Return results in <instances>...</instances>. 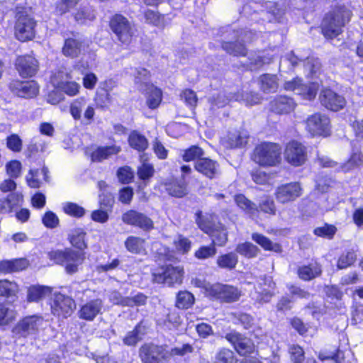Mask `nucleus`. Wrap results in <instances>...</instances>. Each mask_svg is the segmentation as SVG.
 Returning <instances> with one entry per match:
<instances>
[{
  "mask_svg": "<svg viewBox=\"0 0 363 363\" xmlns=\"http://www.w3.org/2000/svg\"><path fill=\"white\" fill-rule=\"evenodd\" d=\"M319 100L322 106L333 111H338L346 105L345 99L330 89H323Z\"/></svg>",
  "mask_w": 363,
  "mask_h": 363,
  "instance_id": "13",
  "label": "nucleus"
},
{
  "mask_svg": "<svg viewBox=\"0 0 363 363\" xmlns=\"http://www.w3.org/2000/svg\"><path fill=\"white\" fill-rule=\"evenodd\" d=\"M15 318L13 311L0 304V325H6Z\"/></svg>",
  "mask_w": 363,
  "mask_h": 363,
  "instance_id": "60",
  "label": "nucleus"
},
{
  "mask_svg": "<svg viewBox=\"0 0 363 363\" xmlns=\"http://www.w3.org/2000/svg\"><path fill=\"white\" fill-rule=\"evenodd\" d=\"M51 293L50 287L33 285L27 291V301L28 302H38Z\"/></svg>",
  "mask_w": 363,
  "mask_h": 363,
  "instance_id": "32",
  "label": "nucleus"
},
{
  "mask_svg": "<svg viewBox=\"0 0 363 363\" xmlns=\"http://www.w3.org/2000/svg\"><path fill=\"white\" fill-rule=\"evenodd\" d=\"M126 250L133 254H140L144 250L145 240L137 236H129L125 241Z\"/></svg>",
  "mask_w": 363,
  "mask_h": 363,
  "instance_id": "36",
  "label": "nucleus"
},
{
  "mask_svg": "<svg viewBox=\"0 0 363 363\" xmlns=\"http://www.w3.org/2000/svg\"><path fill=\"white\" fill-rule=\"evenodd\" d=\"M86 106L84 98L76 99L70 106V113L75 120H79L82 117V111Z\"/></svg>",
  "mask_w": 363,
  "mask_h": 363,
  "instance_id": "50",
  "label": "nucleus"
},
{
  "mask_svg": "<svg viewBox=\"0 0 363 363\" xmlns=\"http://www.w3.org/2000/svg\"><path fill=\"white\" fill-rule=\"evenodd\" d=\"M236 42H223L222 43V48L226 51L228 54L235 56H245L247 54V50L244 44L238 42L242 41L243 43L251 42L255 34L250 30H240V31H233Z\"/></svg>",
  "mask_w": 363,
  "mask_h": 363,
  "instance_id": "7",
  "label": "nucleus"
},
{
  "mask_svg": "<svg viewBox=\"0 0 363 363\" xmlns=\"http://www.w3.org/2000/svg\"><path fill=\"white\" fill-rule=\"evenodd\" d=\"M7 174L12 178H18L21 174V164L17 160H13L6 164Z\"/></svg>",
  "mask_w": 363,
  "mask_h": 363,
  "instance_id": "61",
  "label": "nucleus"
},
{
  "mask_svg": "<svg viewBox=\"0 0 363 363\" xmlns=\"http://www.w3.org/2000/svg\"><path fill=\"white\" fill-rule=\"evenodd\" d=\"M194 302V297L189 291H179L177 296L176 306L179 308L186 309L191 306Z\"/></svg>",
  "mask_w": 363,
  "mask_h": 363,
  "instance_id": "42",
  "label": "nucleus"
},
{
  "mask_svg": "<svg viewBox=\"0 0 363 363\" xmlns=\"http://www.w3.org/2000/svg\"><path fill=\"white\" fill-rule=\"evenodd\" d=\"M212 238V244L223 246L228 241V233L221 223L213 224L206 233Z\"/></svg>",
  "mask_w": 363,
  "mask_h": 363,
  "instance_id": "27",
  "label": "nucleus"
},
{
  "mask_svg": "<svg viewBox=\"0 0 363 363\" xmlns=\"http://www.w3.org/2000/svg\"><path fill=\"white\" fill-rule=\"evenodd\" d=\"M284 157L291 165L301 166L307 160L306 147L302 143L292 140L285 147Z\"/></svg>",
  "mask_w": 363,
  "mask_h": 363,
  "instance_id": "9",
  "label": "nucleus"
},
{
  "mask_svg": "<svg viewBox=\"0 0 363 363\" xmlns=\"http://www.w3.org/2000/svg\"><path fill=\"white\" fill-rule=\"evenodd\" d=\"M352 16V11L345 6H335L323 19L322 33L327 38L337 37L342 33V28L350 22Z\"/></svg>",
  "mask_w": 363,
  "mask_h": 363,
  "instance_id": "1",
  "label": "nucleus"
},
{
  "mask_svg": "<svg viewBox=\"0 0 363 363\" xmlns=\"http://www.w3.org/2000/svg\"><path fill=\"white\" fill-rule=\"evenodd\" d=\"M194 167L199 172L209 179L215 178L219 173V164L216 161L206 157L197 160Z\"/></svg>",
  "mask_w": 363,
  "mask_h": 363,
  "instance_id": "24",
  "label": "nucleus"
},
{
  "mask_svg": "<svg viewBox=\"0 0 363 363\" xmlns=\"http://www.w3.org/2000/svg\"><path fill=\"white\" fill-rule=\"evenodd\" d=\"M103 308L104 302L101 298L92 299L82 304L77 314L82 320L93 321L98 315L101 314Z\"/></svg>",
  "mask_w": 363,
  "mask_h": 363,
  "instance_id": "18",
  "label": "nucleus"
},
{
  "mask_svg": "<svg viewBox=\"0 0 363 363\" xmlns=\"http://www.w3.org/2000/svg\"><path fill=\"white\" fill-rule=\"evenodd\" d=\"M252 239L265 250H270L276 252H280L281 251V247L280 245L273 243L268 238L262 234L255 233L252 235Z\"/></svg>",
  "mask_w": 363,
  "mask_h": 363,
  "instance_id": "35",
  "label": "nucleus"
},
{
  "mask_svg": "<svg viewBox=\"0 0 363 363\" xmlns=\"http://www.w3.org/2000/svg\"><path fill=\"white\" fill-rule=\"evenodd\" d=\"M296 106L293 99L286 96H277L269 103L271 111L277 114H286L291 112Z\"/></svg>",
  "mask_w": 363,
  "mask_h": 363,
  "instance_id": "21",
  "label": "nucleus"
},
{
  "mask_svg": "<svg viewBox=\"0 0 363 363\" xmlns=\"http://www.w3.org/2000/svg\"><path fill=\"white\" fill-rule=\"evenodd\" d=\"M57 88L70 96L78 94L80 86L75 82L66 80L65 82H57Z\"/></svg>",
  "mask_w": 363,
  "mask_h": 363,
  "instance_id": "43",
  "label": "nucleus"
},
{
  "mask_svg": "<svg viewBox=\"0 0 363 363\" xmlns=\"http://www.w3.org/2000/svg\"><path fill=\"white\" fill-rule=\"evenodd\" d=\"M235 250L238 253L247 258L256 257L259 252V250L257 246L249 242L239 244Z\"/></svg>",
  "mask_w": 363,
  "mask_h": 363,
  "instance_id": "41",
  "label": "nucleus"
},
{
  "mask_svg": "<svg viewBox=\"0 0 363 363\" xmlns=\"http://www.w3.org/2000/svg\"><path fill=\"white\" fill-rule=\"evenodd\" d=\"M75 307L74 299L64 294H58L55 295L52 305V311L54 315L67 318L72 314Z\"/></svg>",
  "mask_w": 363,
  "mask_h": 363,
  "instance_id": "17",
  "label": "nucleus"
},
{
  "mask_svg": "<svg viewBox=\"0 0 363 363\" xmlns=\"http://www.w3.org/2000/svg\"><path fill=\"white\" fill-rule=\"evenodd\" d=\"M233 352L228 349H222L216 355V363H235Z\"/></svg>",
  "mask_w": 363,
  "mask_h": 363,
  "instance_id": "55",
  "label": "nucleus"
},
{
  "mask_svg": "<svg viewBox=\"0 0 363 363\" xmlns=\"http://www.w3.org/2000/svg\"><path fill=\"white\" fill-rule=\"evenodd\" d=\"M35 21L28 14L20 13L15 25L16 37L21 41L31 40L35 36Z\"/></svg>",
  "mask_w": 363,
  "mask_h": 363,
  "instance_id": "8",
  "label": "nucleus"
},
{
  "mask_svg": "<svg viewBox=\"0 0 363 363\" xmlns=\"http://www.w3.org/2000/svg\"><path fill=\"white\" fill-rule=\"evenodd\" d=\"M117 176L121 182L128 184L133 178V172L129 167L125 166L118 169Z\"/></svg>",
  "mask_w": 363,
  "mask_h": 363,
  "instance_id": "59",
  "label": "nucleus"
},
{
  "mask_svg": "<svg viewBox=\"0 0 363 363\" xmlns=\"http://www.w3.org/2000/svg\"><path fill=\"white\" fill-rule=\"evenodd\" d=\"M322 273V269L320 264L315 263L314 264L301 266L298 269V275L300 279L304 281H310L320 276Z\"/></svg>",
  "mask_w": 363,
  "mask_h": 363,
  "instance_id": "33",
  "label": "nucleus"
},
{
  "mask_svg": "<svg viewBox=\"0 0 363 363\" xmlns=\"http://www.w3.org/2000/svg\"><path fill=\"white\" fill-rule=\"evenodd\" d=\"M143 363H163L169 359L168 347L166 345L145 343L139 350Z\"/></svg>",
  "mask_w": 363,
  "mask_h": 363,
  "instance_id": "6",
  "label": "nucleus"
},
{
  "mask_svg": "<svg viewBox=\"0 0 363 363\" xmlns=\"http://www.w3.org/2000/svg\"><path fill=\"white\" fill-rule=\"evenodd\" d=\"M318 86L315 84H311L309 85L302 84L300 92L298 94L303 96L306 99L311 100L314 99L317 94Z\"/></svg>",
  "mask_w": 363,
  "mask_h": 363,
  "instance_id": "54",
  "label": "nucleus"
},
{
  "mask_svg": "<svg viewBox=\"0 0 363 363\" xmlns=\"http://www.w3.org/2000/svg\"><path fill=\"white\" fill-rule=\"evenodd\" d=\"M191 284L196 287L201 288L203 290L205 295L211 298L212 294L211 290L214 287V284H210L206 280L199 278H194L191 280Z\"/></svg>",
  "mask_w": 363,
  "mask_h": 363,
  "instance_id": "56",
  "label": "nucleus"
},
{
  "mask_svg": "<svg viewBox=\"0 0 363 363\" xmlns=\"http://www.w3.org/2000/svg\"><path fill=\"white\" fill-rule=\"evenodd\" d=\"M217 250L212 243L209 246H201L194 253V256L199 259H206L213 257Z\"/></svg>",
  "mask_w": 363,
  "mask_h": 363,
  "instance_id": "46",
  "label": "nucleus"
},
{
  "mask_svg": "<svg viewBox=\"0 0 363 363\" xmlns=\"http://www.w3.org/2000/svg\"><path fill=\"white\" fill-rule=\"evenodd\" d=\"M225 338L234 346L238 353L242 356L250 354L255 350V345L252 340L242 336L239 333L230 332L226 334Z\"/></svg>",
  "mask_w": 363,
  "mask_h": 363,
  "instance_id": "16",
  "label": "nucleus"
},
{
  "mask_svg": "<svg viewBox=\"0 0 363 363\" xmlns=\"http://www.w3.org/2000/svg\"><path fill=\"white\" fill-rule=\"evenodd\" d=\"M363 164V155L361 152L353 153L348 161L341 166L342 171L348 172Z\"/></svg>",
  "mask_w": 363,
  "mask_h": 363,
  "instance_id": "45",
  "label": "nucleus"
},
{
  "mask_svg": "<svg viewBox=\"0 0 363 363\" xmlns=\"http://www.w3.org/2000/svg\"><path fill=\"white\" fill-rule=\"evenodd\" d=\"M157 325L164 330L177 329L181 324V318L177 313L169 312L164 318H159Z\"/></svg>",
  "mask_w": 363,
  "mask_h": 363,
  "instance_id": "31",
  "label": "nucleus"
},
{
  "mask_svg": "<svg viewBox=\"0 0 363 363\" xmlns=\"http://www.w3.org/2000/svg\"><path fill=\"white\" fill-rule=\"evenodd\" d=\"M85 235L86 233L82 230H75L69 238L71 244L81 250L86 248V244L84 242Z\"/></svg>",
  "mask_w": 363,
  "mask_h": 363,
  "instance_id": "48",
  "label": "nucleus"
},
{
  "mask_svg": "<svg viewBox=\"0 0 363 363\" xmlns=\"http://www.w3.org/2000/svg\"><path fill=\"white\" fill-rule=\"evenodd\" d=\"M28 266L26 259H14L11 260H2L0 262V272L9 274L25 269Z\"/></svg>",
  "mask_w": 363,
  "mask_h": 363,
  "instance_id": "28",
  "label": "nucleus"
},
{
  "mask_svg": "<svg viewBox=\"0 0 363 363\" xmlns=\"http://www.w3.org/2000/svg\"><path fill=\"white\" fill-rule=\"evenodd\" d=\"M140 329V327L137 325L132 331L128 333L123 340V343L128 346H135L141 340Z\"/></svg>",
  "mask_w": 363,
  "mask_h": 363,
  "instance_id": "53",
  "label": "nucleus"
},
{
  "mask_svg": "<svg viewBox=\"0 0 363 363\" xmlns=\"http://www.w3.org/2000/svg\"><path fill=\"white\" fill-rule=\"evenodd\" d=\"M259 85L264 93H274L279 88V79L275 74H264L259 77Z\"/></svg>",
  "mask_w": 363,
  "mask_h": 363,
  "instance_id": "29",
  "label": "nucleus"
},
{
  "mask_svg": "<svg viewBox=\"0 0 363 363\" xmlns=\"http://www.w3.org/2000/svg\"><path fill=\"white\" fill-rule=\"evenodd\" d=\"M128 143L131 147L138 151H143L148 147L147 138L136 131H133L130 134Z\"/></svg>",
  "mask_w": 363,
  "mask_h": 363,
  "instance_id": "37",
  "label": "nucleus"
},
{
  "mask_svg": "<svg viewBox=\"0 0 363 363\" xmlns=\"http://www.w3.org/2000/svg\"><path fill=\"white\" fill-rule=\"evenodd\" d=\"M110 28L121 44L128 45L131 43L135 28L127 18L121 14H115L110 20Z\"/></svg>",
  "mask_w": 363,
  "mask_h": 363,
  "instance_id": "4",
  "label": "nucleus"
},
{
  "mask_svg": "<svg viewBox=\"0 0 363 363\" xmlns=\"http://www.w3.org/2000/svg\"><path fill=\"white\" fill-rule=\"evenodd\" d=\"M235 201L240 208L251 216H254L258 212L257 206L242 194L235 195Z\"/></svg>",
  "mask_w": 363,
  "mask_h": 363,
  "instance_id": "39",
  "label": "nucleus"
},
{
  "mask_svg": "<svg viewBox=\"0 0 363 363\" xmlns=\"http://www.w3.org/2000/svg\"><path fill=\"white\" fill-rule=\"evenodd\" d=\"M248 140L247 132L245 130L230 131L228 135L222 139L223 145L228 148H235L244 146Z\"/></svg>",
  "mask_w": 363,
  "mask_h": 363,
  "instance_id": "23",
  "label": "nucleus"
},
{
  "mask_svg": "<svg viewBox=\"0 0 363 363\" xmlns=\"http://www.w3.org/2000/svg\"><path fill=\"white\" fill-rule=\"evenodd\" d=\"M16 69L22 77H30L38 70V62L31 55L18 56L15 62Z\"/></svg>",
  "mask_w": 363,
  "mask_h": 363,
  "instance_id": "19",
  "label": "nucleus"
},
{
  "mask_svg": "<svg viewBox=\"0 0 363 363\" xmlns=\"http://www.w3.org/2000/svg\"><path fill=\"white\" fill-rule=\"evenodd\" d=\"M154 168L149 164H143L138 169V174L143 180L149 179L154 174Z\"/></svg>",
  "mask_w": 363,
  "mask_h": 363,
  "instance_id": "64",
  "label": "nucleus"
},
{
  "mask_svg": "<svg viewBox=\"0 0 363 363\" xmlns=\"http://www.w3.org/2000/svg\"><path fill=\"white\" fill-rule=\"evenodd\" d=\"M83 50L84 45L82 40L75 38H69L65 39L62 51L65 56L75 58L82 53Z\"/></svg>",
  "mask_w": 363,
  "mask_h": 363,
  "instance_id": "26",
  "label": "nucleus"
},
{
  "mask_svg": "<svg viewBox=\"0 0 363 363\" xmlns=\"http://www.w3.org/2000/svg\"><path fill=\"white\" fill-rule=\"evenodd\" d=\"M280 154L279 145L272 143H263L255 147L252 160L261 166H275L281 160Z\"/></svg>",
  "mask_w": 363,
  "mask_h": 363,
  "instance_id": "3",
  "label": "nucleus"
},
{
  "mask_svg": "<svg viewBox=\"0 0 363 363\" xmlns=\"http://www.w3.org/2000/svg\"><path fill=\"white\" fill-rule=\"evenodd\" d=\"M122 220L130 225H133L142 229L144 231H150L154 228L152 220L145 214L130 210L123 213Z\"/></svg>",
  "mask_w": 363,
  "mask_h": 363,
  "instance_id": "12",
  "label": "nucleus"
},
{
  "mask_svg": "<svg viewBox=\"0 0 363 363\" xmlns=\"http://www.w3.org/2000/svg\"><path fill=\"white\" fill-rule=\"evenodd\" d=\"M238 262V257L234 252H229L217 257L216 263L221 269L232 270L235 268Z\"/></svg>",
  "mask_w": 363,
  "mask_h": 363,
  "instance_id": "34",
  "label": "nucleus"
},
{
  "mask_svg": "<svg viewBox=\"0 0 363 363\" xmlns=\"http://www.w3.org/2000/svg\"><path fill=\"white\" fill-rule=\"evenodd\" d=\"M139 90L147 95L146 104L151 109L159 106L162 101V91L152 84H141Z\"/></svg>",
  "mask_w": 363,
  "mask_h": 363,
  "instance_id": "22",
  "label": "nucleus"
},
{
  "mask_svg": "<svg viewBox=\"0 0 363 363\" xmlns=\"http://www.w3.org/2000/svg\"><path fill=\"white\" fill-rule=\"evenodd\" d=\"M9 89L14 94L23 98L34 97L38 92V86L34 81L13 80L9 84Z\"/></svg>",
  "mask_w": 363,
  "mask_h": 363,
  "instance_id": "20",
  "label": "nucleus"
},
{
  "mask_svg": "<svg viewBox=\"0 0 363 363\" xmlns=\"http://www.w3.org/2000/svg\"><path fill=\"white\" fill-rule=\"evenodd\" d=\"M184 277V268L182 266L167 264L152 272V280L155 283L164 284L169 286L180 285Z\"/></svg>",
  "mask_w": 363,
  "mask_h": 363,
  "instance_id": "5",
  "label": "nucleus"
},
{
  "mask_svg": "<svg viewBox=\"0 0 363 363\" xmlns=\"http://www.w3.org/2000/svg\"><path fill=\"white\" fill-rule=\"evenodd\" d=\"M108 211V210L101 208L100 209L92 211L91 218L95 222L105 223L108 221L109 218Z\"/></svg>",
  "mask_w": 363,
  "mask_h": 363,
  "instance_id": "63",
  "label": "nucleus"
},
{
  "mask_svg": "<svg viewBox=\"0 0 363 363\" xmlns=\"http://www.w3.org/2000/svg\"><path fill=\"white\" fill-rule=\"evenodd\" d=\"M306 128L313 135H329L330 130V121L329 118L320 113L311 115L306 120Z\"/></svg>",
  "mask_w": 363,
  "mask_h": 363,
  "instance_id": "10",
  "label": "nucleus"
},
{
  "mask_svg": "<svg viewBox=\"0 0 363 363\" xmlns=\"http://www.w3.org/2000/svg\"><path fill=\"white\" fill-rule=\"evenodd\" d=\"M121 151V147L116 145L97 147L90 154L91 160L94 162H101L118 154Z\"/></svg>",
  "mask_w": 363,
  "mask_h": 363,
  "instance_id": "25",
  "label": "nucleus"
},
{
  "mask_svg": "<svg viewBox=\"0 0 363 363\" xmlns=\"http://www.w3.org/2000/svg\"><path fill=\"white\" fill-rule=\"evenodd\" d=\"M43 318L38 315L26 316L20 320L13 331L16 335L27 337L35 334L43 323Z\"/></svg>",
  "mask_w": 363,
  "mask_h": 363,
  "instance_id": "15",
  "label": "nucleus"
},
{
  "mask_svg": "<svg viewBox=\"0 0 363 363\" xmlns=\"http://www.w3.org/2000/svg\"><path fill=\"white\" fill-rule=\"evenodd\" d=\"M19 291L18 284L7 279L0 281V296L7 298L14 297Z\"/></svg>",
  "mask_w": 363,
  "mask_h": 363,
  "instance_id": "38",
  "label": "nucleus"
},
{
  "mask_svg": "<svg viewBox=\"0 0 363 363\" xmlns=\"http://www.w3.org/2000/svg\"><path fill=\"white\" fill-rule=\"evenodd\" d=\"M48 257L56 264L64 266L65 272L69 274L77 272L79 267L85 259L84 252H77L70 248L51 251L48 253Z\"/></svg>",
  "mask_w": 363,
  "mask_h": 363,
  "instance_id": "2",
  "label": "nucleus"
},
{
  "mask_svg": "<svg viewBox=\"0 0 363 363\" xmlns=\"http://www.w3.org/2000/svg\"><path fill=\"white\" fill-rule=\"evenodd\" d=\"M63 210L65 213L79 218L83 216L85 213V210L82 206L71 202L65 203L63 206Z\"/></svg>",
  "mask_w": 363,
  "mask_h": 363,
  "instance_id": "51",
  "label": "nucleus"
},
{
  "mask_svg": "<svg viewBox=\"0 0 363 363\" xmlns=\"http://www.w3.org/2000/svg\"><path fill=\"white\" fill-rule=\"evenodd\" d=\"M6 145L9 149L13 152H20L22 149V140L16 134H12L6 140Z\"/></svg>",
  "mask_w": 363,
  "mask_h": 363,
  "instance_id": "58",
  "label": "nucleus"
},
{
  "mask_svg": "<svg viewBox=\"0 0 363 363\" xmlns=\"http://www.w3.org/2000/svg\"><path fill=\"white\" fill-rule=\"evenodd\" d=\"M267 11L265 12L267 18L269 22L279 21L283 15V11L277 8L275 2H269L267 5Z\"/></svg>",
  "mask_w": 363,
  "mask_h": 363,
  "instance_id": "44",
  "label": "nucleus"
},
{
  "mask_svg": "<svg viewBox=\"0 0 363 363\" xmlns=\"http://www.w3.org/2000/svg\"><path fill=\"white\" fill-rule=\"evenodd\" d=\"M23 201V195L20 193H12L5 199H0V214L12 212L13 209Z\"/></svg>",
  "mask_w": 363,
  "mask_h": 363,
  "instance_id": "30",
  "label": "nucleus"
},
{
  "mask_svg": "<svg viewBox=\"0 0 363 363\" xmlns=\"http://www.w3.org/2000/svg\"><path fill=\"white\" fill-rule=\"evenodd\" d=\"M203 150L198 146H191L188 150H185L183 155V160L189 162L194 160L202 159L201 157L203 155Z\"/></svg>",
  "mask_w": 363,
  "mask_h": 363,
  "instance_id": "49",
  "label": "nucleus"
},
{
  "mask_svg": "<svg viewBox=\"0 0 363 363\" xmlns=\"http://www.w3.org/2000/svg\"><path fill=\"white\" fill-rule=\"evenodd\" d=\"M211 299L219 300L221 302L232 303L238 301L241 296L240 291L235 287L219 283L214 284L211 290Z\"/></svg>",
  "mask_w": 363,
  "mask_h": 363,
  "instance_id": "11",
  "label": "nucleus"
},
{
  "mask_svg": "<svg viewBox=\"0 0 363 363\" xmlns=\"http://www.w3.org/2000/svg\"><path fill=\"white\" fill-rule=\"evenodd\" d=\"M181 98L184 102L191 106L194 107L197 104V96L196 93L191 89H185L181 94Z\"/></svg>",
  "mask_w": 363,
  "mask_h": 363,
  "instance_id": "62",
  "label": "nucleus"
},
{
  "mask_svg": "<svg viewBox=\"0 0 363 363\" xmlns=\"http://www.w3.org/2000/svg\"><path fill=\"white\" fill-rule=\"evenodd\" d=\"M164 186L165 190L172 196L181 198L187 194L186 185L184 182L175 181L165 184Z\"/></svg>",
  "mask_w": 363,
  "mask_h": 363,
  "instance_id": "40",
  "label": "nucleus"
},
{
  "mask_svg": "<svg viewBox=\"0 0 363 363\" xmlns=\"http://www.w3.org/2000/svg\"><path fill=\"white\" fill-rule=\"evenodd\" d=\"M302 189L298 182H290L281 185L275 191V198L281 203L295 201L301 195Z\"/></svg>",
  "mask_w": 363,
  "mask_h": 363,
  "instance_id": "14",
  "label": "nucleus"
},
{
  "mask_svg": "<svg viewBox=\"0 0 363 363\" xmlns=\"http://www.w3.org/2000/svg\"><path fill=\"white\" fill-rule=\"evenodd\" d=\"M79 0H60L56 6V11L62 15L74 8Z\"/></svg>",
  "mask_w": 363,
  "mask_h": 363,
  "instance_id": "57",
  "label": "nucleus"
},
{
  "mask_svg": "<svg viewBox=\"0 0 363 363\" xmlns=\"http://www.w3.org/2000/svg\"><path fill=\"white\" fill-rule=\"evenodd\" d=\"M356 258V255L354 252H347L341 255L337 260V269H344L352 266L354 263Z\"/></svg>",
  "mask_w": 363,
  "mask_h": 363,
  "instance_id": "47",
  "label": "nucleus"
},
{
  "mask_svg": "<svg viewBox=\"0 0 363 363\" xmlns=\"http://www.w3.org/2000/svg\"><path fill=\"white\" fill-rule=\"evenodd\" d=\"M336 228L332 225L325 224L322 227H318L314 229L313 233L315 235L331 239L336 233Z\"/></svg>",
  "mask_w": 363,
  "mask_h": 363,
  "instance_id": "52",
  "label": "nucleus"
}]
</instances>
